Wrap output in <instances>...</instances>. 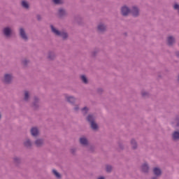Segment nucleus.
I'll list each match as a JSON object with an SVG mask.
<instances>
[{"label": "nucleus", "mask_w": 179, "mask_h": 179, "mask_svg": "<svg viewBox=\"0 0 179 179\" xmlns=\"http://www.w3.org/2000/svg\"><path fill=\"white\" fill-rule=\"evenodd\" d=\"M87 120L91 124V127L92 129H97L99 128V126H97V124L94 122V116L90 115L87 117Z\"/></svg>", "instance_id": "obj_1"}, {"label": "nucleus", "mask_w": 179, "mask_h": 179, "mask_svg": "<svg viewBox=\"0 0 179 179\" xmlns=\"http://www.w3.org/2000/svg\"><path fill=\"white\" fill-rule=\"evenodd\" d=\"M51 29L56 36H59L60 37H62V38H66V37H68V34L66 32H59V31L55 29L52 25H51Z\"/></svg>", "instance_id": "obj_2"}, {"label": "nucleus", "mask_w": 179, "mask_h": 179, "mask_svg": "<svg viewBox=\"0 0 179 179\" xmlns=\"http://www.w3.org/2000/svg\"><path fill=\"white\" fill-rule=\"evenodd\" d=\"M122 15L123 16H127V15L131 12L129 8L127 6H123L121 9Z\"/></svg>", "instance_id": "obj_3"}, {"label": "nucleus", "mask_w": 179, "mask_h": 179, "mask_svg": "<svg viewBox=\"0 0 179 179\" xmlns=\"http://www.w3.org/2000/svg\"><path fill=\"white\" fill-rule=\"evenodd\" d=\"M3 33L6 37H9L10 36V34L12 33V29H10V28L9 27H6L3 29Z\"/></svg>", "instance_id": "obj_4"}, {"label": "nucleus", "mask_w": 179, "mask_h": 179, "mask_svg": "<svg viewBox=\"0 0 179 179\" xmlns=\"http://www.w3.org/2000/svg\"><path fill=\"white\" fill-rule=\"evenodd\" d=\"M10 80H12V75L6 74L4 76L5 83H10Z\"/></svg>", "instance_id": "obj_5"}, {"label": "nucleus", "mask_w": 179, "mask_h": 179, "mask_svg": "<svg viewBox=\"0 0 179 179\" xmlns=\"http://www.w3.org/2000/svg\"><path fill=\"white\" fill-rule=\"evenodd\" d=\"M20 34L24 40H27V36H26V33L24 32V29L23 28H21L20 29Z\"/></svg>", "instance_id": "obj_6"}, {"label": "nucleus", "mask_w": 179, "mask_h": 179, "mask_svg": "<svg viewBox=\"0 0 179 179\" xmlns=\"http://www.w3.org/2000/svg\"><path fill=\"white\" fill-rule=\"evenodd\" d=\"M31 134L32 136H37L38 135V129L34 127L31 129Z\"/></svg>", "instance_id": "obj_7"}, {"label": "nucleus", "mask_w": 179, "mask_h": 179, "mask_svg": "<svg viewBox=\"0 0 179 179\" xmlns=\"http://www.w3.org/2000/svg\"><path fill=\"white\" fill-rule=\"evenodd\" d=\"M131 13H132L133 16H138V15H139V10L136 7H133Z\"/></svg>", "instance_id": "obj_8"}, {"label": "nucleus", "mask_w": 179, "mask_h": 179, "mask_svg": "<svg viewBox=\"0 0 179 179\" xmlns=\"http://www.w3.org/2000/svg\"><path fill=\"white\" fill-rule=\"evenodd\" d=\"M80 143H81V145H87V139L86 138H80Z\"/></svg>", "instance_id": "obj_9"}, {"label": "nucleus", "mask_w": 179, "mask_h": 179, "mask_svg": "<svg viewBox=\"0 0 179 179\" xmlns=\"http://www.w3.org/2000/svg\"><path fill=\"white\" fill-rule=\"evenodd\" d=\"M154 174L155 176H160V174H162V171L159 168H155L154 169Z\"/></svg>", "instance_id": "obj_10"}, {"label": "nucleus", "mask_w": 179, "mask_h": 179, "mask_svg": "<svg viewBox=\"0 0 179 179\" xmlns=\"http://www.w3.org/2000/svg\"><path fill=\"white\" fill-rule=\"evenodd\" d=\"M149 170V166H148L147 164H144L143 166H142V171L144 172V173H148V171Z\"/></svg>", "instance_id": "obj_11"}, {"label": "nucleus", "mask_w": 179, "mask_h": 179, "mask_svg": "<svg viewBox=\"0 0 179 179\" xmlns=\"http://www.w3.org/2000/svg\"><path fill=\"white\" fill-rule=\"evenodd\" d=\"M173 43H174V38H173V36L168 37V44H169V45H173Z\"/></svg>", "instance_id": "obj_12"}, {"label": "nucleus", "mask_w": 179, "mask_h": 179, "mask_svg": "<svg viewBox=\"0 0 179 179\" xmlns=\"http://www.w3.org/2000/svg\"><path fill=\"white\" fill-rule=\"evenodd\" d=\"M44 142L41 139H38L35 141V145L38 147L41 146Z\"/></svg>", "instance_id": "obj_13"}, {"label": "nucleus", "mask_w": 179, "mask_h": 179, "mask_svg": "<svg viewBox=\"0 0 179 179\" xmlns=\"http://www.w3.org/2000/svg\"><path fill=\"white\" fill-rule=\"evenodd\" d=\"M173 139H174V141H177V139H179V132L178 131H175L173 134Z\"/></svg>", "instance_id": "obj_14"}, {"label": "nucleus", "mask_w": 179, "mask_h": 179, "mask_svg": "<svg viewBox=\"0 0 179 179\" xmlns=\"http://www.w3.org/2000/svg\"><path fill=\"white\" fill-rule=\"evenodd\" d=\"M22 6L23 8H25V9H29V3H27V1H22Z\"/></svg>", "instance_id": "obj_15"}, {"label": "nucleus", "mask_w": 179, "mask_h": 179, "mask_svg": "<svg viewBox=\"0 0 179 179\" xmlns=\"http://www.w3.org/2000/svg\"><path fill=\"white\" fill-rule=\"evenodd\" d=\"M98 30L99 31H104L106 30V26L104 24H99L98 26Z\"/></svg>", "instance_id": "obj_16"}, {"label": "nucleus", "mask_w": 179, "mask_h": 179, "mask_svg": "<svg viewBox=\"0 0 179 179\" xmlns=\"http://www.w3.org/2000/svg\"><path fill=\"white\" fill-rule=\"evenodd\" d=\"M52 173L55 176V177H57V178H61V175L55 169L52 170Z\"/></svg>", "instance_id": "obj_17"}, {"label": "nucleus", "mask_w": 179, "mask_h": 179, "mask_svg": "<svg viewBox=\"0 0 179 179\" xmlns=\"http://www.w3.org/2000/svg\"><path fill=\"white\" fill-rule=\"evenodd\" d=\"M66 99L69 103H73L75 101V98L73 96H66Z\"/></svg>", "instance_id": "obj_18"}, {"label": "nucleus", "mask_w": 179, "mask_h": 179, "mask_svg": "<svg viewBox=\"0 0 179 179\" xmlns=\"http://www.w3.org/2000/svg\"><path fill=\"white\" fill-rule=\"evenodd\" d=\"M131 143L133 149H136V141H135V140H131Z\"/></svg>", "instance_id": "obj_19"}, {"label": "nucleus", "mask_w": 179, "mask_h": 179, "mask_svg": "<svg viewBox=\"0 0 179 179\" xmlns=\"http://www.w3.org/2000/svg\"><path fill=\"white\" fill-rule=\"evenodd\" d=\"M81 80L83 83H87V78L85 76H81Z\"/></svg>", "instance_id": "obj_20"}, {"label": "nucleus", "mask_w": 179, "mask_h": 179, "mask_svg": "<svg viewBox=\"0 0 179 179\" xmlns=\"http://www.w3.org/2000/svg\"><path fill=\"white\" fill-rule=\"evenodd\" d=\"M24 145L29 148V146H31V143L30 142V140H27L24 142Z\"/></svg>", "instance_id": "obj_21"}, {"label": "nucleus", "mask_w": 179, "mask_h": 179, "mask_svg": "<svg viewBox=\"0 0 179 179\" xmlns=\"http://www.w3.org/2000/svg\"><path fill=\"white\" fill-rule=\"evenodd\" d=\"M59 15H60V16H63V15H65V10L61 8L59 10Z\"/></svg>", "instance_id": "obj_22"}, {"label": "nucleus", "mask_w": 179, "mask_h": 179, "mask_svg": "<svg viewBox=\"0 0 179 179\" xmlns=\"http://www.w3.org/2000/svg\"><path fill=\"white\" fill-rule=\"evenodd\" d=\"M24 100L27 101L29 100V92L26 91L24 92Z\"/></svg>", "instance_id": "obj_23"}, {"label": "nucleus", "mask_w": 179, "mask_h": 179, "mask_svg": "<svg viewBox=\"0 0 179 179\" xmlns=\"http://www.w3.org/2000/svg\"><path fill=\"white\" fill-rule=\"evenodd\" d=\"M111 170H113V167H111V166H106L107 173H110V171H111Z\"/></svg>", "instance_id": "obj_24"}, {"label": "nucleus", "mask_w": 179, "mask_h": 179, "mask_svg": "<svg viewBox=\"0 0 179 179\" xmlns=\"http://www.w3.org/2000/svg\"><path fill=\"white\" fill-rule=\"evenodd\" d=\"M52 1L56 4L62 3V0H52Z\"/></svg>", "instance_id": "obj_25"}, {"label": "nucleus", "mask_w": 179, "mask_h": 179, "mask_svg": "<svg viewBox=\"0 0 179 179\" xmlns=\"http://www.w3.org/2000/svg\"><path fill=\"white\" fill-rule=\"evenodd\" d=\"M87 107H85L84 108L82 109V113L83 114H86L87 113Z\"/></svg>", "instance_id": "obj_26"}, {"label": "nucleus", "mask_w": 179, "mask_h": 179, "mask_svg": "<svg viewBox=\"0 0 179 179\" xmlns=\"http://www.w3.org/2000/svg\"><path fill=\"white\" fill-rule=\"evenodd\" d=\"M177 127H179V120H176Z\"/></svg>", "instance_id": "obj_27"}, {"label": "nucleus", "mask_w": 179, "mask_h": 179, "mask_svg": "<svg viewBox=\"0 0 179 179\" xmlns=\"http://www.w3.org/2000/svg\"><path fill=\"white\" fill-rule=\"evenodd\" d=\"M176 55H177V57H179V52H178L176 53Z\"/></svg>", "instance_id": "obj_28"}, {"label": "nucleus", "mask_w": 179, "mask_h": 179, "mask_svg": "<svg viewBox=\"0 0 179 179\" xmlns=\"http://www.w3.org/2000/svg\"><path fill=\"white\" fill-rule=\"evenodd\" d=\"M75 110H76V111H78V108H75Z\"/></svg>", "instance_id": "obj_29"}, {"label": "nucleus", "mask_w": 179, "mask_h": 179, "mask_svg": "<svg viewBox=\"0 0 179 179\" xmlns=\"http://www.w3.org/2000/svg\"><path fill=\"white\" fill-rule=\"evenodd\" d=\"M143 96H145V94H143Z\"/></svg>", "instance_id": "obj_30"}, {"label": "nucleus", "mask_w": 179, "mask_h": 179, "mask_svg": "<svg viewBox=\"0 0 179 179\" xmlns=\"http://www.w3.org/2000/svg\"><path fill=\"white\" fill-rule=\"evenodd\" d=\"M0 118H1V115H0Z\"/></svg>", "instance_id": "obj_31"}]
</instances>
